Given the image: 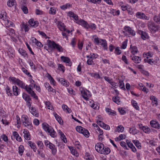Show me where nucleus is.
<instances>
[{"mask_svg":"<svg viewBox=\"0 0 160 160\" xmlns=\"http://www.w3.org/2000/svg\"><path fill=\"white\" fill-rule=\"evenodd\" d=\"M44 48L48 52H51L55 49H56L59 52L63 51V48L59 44H57L53 41L49 39L47 40V43L44 46Z\"/></svg>","mask_w":160,"mask_h":160,"instance_id":"1","label":"nucleus"},{"mask_svg":"<svg viewBox=\"0 0 160 160\" xmlns=\"http://www.w3.org/2000/svg\"><path fill=\"white\" fill-rule=\"evenodd\" d=\"M42 125L43 129L46 132L49 133L50 136L54 138L56 137V132L52 127L46 123H43Z\"/></svg>","mask_w":160,"mask_h":160,"instance_id":"2","label":"nucleus"},{"mask_svg":"<svg viewBox=\"0 0 160 160\" xmlns=\"http://www.w3.org/2000/svg\"><path fill=\"white\" fill-rule=\"evenodd\" d=\"M92 38L94 40V42L97 44L102 45L104 50H108L107 43L106 40L99 38L96 35L93 36Z\"/></svg>","mask_w":160,"mask_h":160,"instance_id":"3","label":"nucleus"},{"mask_svg":"<svg viewBox=\"0 0 160 160\" xmlns=\"http://www.w3.org/2000/svg\"><path fill=\"white\" fill-rule=\"evenodd\" d=\"M21 121L25 127L30 129H32V122L29 120V118L27 115H23L21 117Z\"/></svg>","mask_w":160,"mask_h":160,"instance_id":"4","label":"nucleus"},{"mask_svg":"<svg viewBox=\"0 0 160 160\" xmlns=\"http://www.w3.org/2000/svg\"><path fill=\"white\" fill-rule=\"evenodd\" d=\"M9 80L12 82V83L17 84V85L22 88H25V84L18 78L14 77H9Z\"/></svg>","mask_w":160,"mask_h":160,"instance_id":"5","label":"nucleus"},{"mask_svg":"<svg viewBox=\"0 0 160 160\" xmlns=\"http://www.w3.org/2000/svg\"><path fill=\"white\" fill-rule=\"evenodd\" d=\"M44 144L47 147L51 150L52 153L53 155H55L56 154L57 150L54 145L48 140L45 141Z\"/></svg>","mask_w":160,"mask_h":160,"instance_id":"6","label":"nucleus"},{"mask_svg":"<svg viewBox=\"0 0 160 160\" xmlns=\"http://www.w3.org/2000/svg\"><path fill=\"white\" fill-rule=\"evenodd\" d=\"M80 91L83 98L86 100H88L89 97H90L91 96L90 92L89 91L83 88H80Z\"/></svg>","mask_w":160,"mask_h":160,"instance_id":"7","label":"nucleus"},{"mask_svg":"<svg viewBox=\"0 0 160 160\" xmlns=\"http://www.w3.org/2000/svg\"><path fill=\"white\" fill-rule=\"evenodd\" d=\"M76 130L78 132L82 134L86 137H88L89 133L86 129L81 126H77L76 128Z\"/></svg>","mask_w":160,"mask_h":160,"instance_id":"8","label":"nucleus"},{"mask_svg":"<svg viewBox=\"0 0 160 160\" xmlns=\"http://www.w3.org/2000/svg\"><path fill=\"white\" fill-rule=\"evenodd\" d=\"M23 89H25L28 93L30 94L31 96L33 97L36 99H38V97L36 95L34 92L32 90L33 88L32 87V86H25V88Z\"/></svg>","mask_w":160,"mask_h":160,"instance_id":"9","label":"nucleus"},{"mask_svg":"<svg viewBox=\"0 0 160 160\" xmlns=\"http://www.w3.org/2000/svg\"><path fill=\"white\" fill-rule=\"evenodd\" d=\"M148 28L151 32H156L159 29L160 27L159 26L152 23L149 24Z\"/></svg>","mask_w":160,"mask_h":160,"instance_id":"10","label":"nucleus"},{"mask_svg":"<svg viewBox=\"0 0 160 160\" xmlns=\"http://www.w3.org/2000/svg\"><path fill=\"white\" fill-rule=\"evenodd\" d=\"M136 17L138 18L148 20L149 17L146 16L145 14L140 12H138L136 13Z\"/></svg>","mask_w":160,"mask_h":160,"instance_id":"11","label":"nucleus"},{"mask_svg":"<svg viewBox=\"0 0 160 160\" xmlns=\"http://www.w3.org/2000/svg\"><path fill=\"white\" fill-rule=\"evenodd\" d=\"M104 145L100 142L97 143L95 145V149L96 151L100 153H101L104 148Z\"/></svg>","mask_w":160,"mask_h":160,"instance_id":"12","label":"nucleus"},{"mask_svg":"<svg viewBox=\"0 0 160 160\" xmlns=\"http://www.w3.org/2000/svg\"><path fill=\"white\" fill-rule=\"evenodd\" d=\"M131 59L135 63H140L141 62V57L135 55H130Z\"/></svg>","mask_w":160,"mask_h":160,"instance_id":"13","label":"nucleus"},{"mask_svg":"<svg viewBox=\"0 0 160 160\" xmlns=\"http://www.w3.org/2000/svg\"><path fill=\"white\" fill-rule=\"evenodd\" d=\"M124 30L125 31V32L133 36L135 35L136 32L135 31L129 26H125L124 28Z\"/></svg>","mask_w":160,"mask_h":160,"instance_id":"14","label":"nucleus"},{"mask_svg":"<svg viewBox=\"0 0 160 160\" xmlns=\"http://www.w3.org/2000/svg\"><path fill=\"white\" fill-rule=\"evenodd\" d=\"M58 81L63 86L66 87H68L69 85V83L68 82L62 78H58Z\"/></svg>","mask_w":160,"mask_h":160,"instance_id":"15","label":"nucleus"},{"mask_svg":"<svg viewBox=\"0 0 160 160\" xmlns=\"http://www.w3.org/2000/svg\"><path fill=\"white\" fill-rule=\"evenodd\" d=\"M29 109V110L31 113L34 116L38 117L39 116L38 111L36 110L34 107H28Z\"/></svg>","mask_w":160,"mask_h":160,"instance_id":"16","label":"nucleus"},{"mask_svg":"<svg viewBox=\"0 0 160 160\" xmlns=\"http://www.w3.org/2000/svg\"><path fill=\"white\" fill-rule=\"evenodd\" d=\"M97 123L100 125L101 127L103 128L104 129L107 130H109L110 129V127L108 125L105 124L103 123L102 121L100 120H97Z\"/></svg>","mask_w":160,"mask_h":160,"instance_id":"17","label":"nucleus"},{"mask_svg":"<svg viewBox=\"0 0 160 160\" xmlns=\"http://www.w3.org/2000/svg\"><path fill=\"white\" fill-rule=\"evenodd\" d=\"M150 124L152 127L157 129H159L160 125L158 122L156 121L152 120L150 122Z\"/></svg>","mask_w":160,"mask_h":160,"instance_id":"18","label":"nucleus"},{"mask_svg":"<svg viewBox=\"0 0 160 160\" xmlns=\"http://www.w3.org/2000/svg\"><path fill=\"white\" fill-rule=\"evenodd\" d=\"M77 23L81 25L86 28H88L90 27V25L86 21L82 20H80L78 21Z\"/></svg>","mask_w":160,"mask_h":160,"instance_id":"19","label":"nucleus"},{"mask_svg":"<svg viewBox=\"0 0 160 160\" xmlns=\"http://www.w3.org/2000/svg\"><path fill=\"white\" fill-rule=\"evenodd\" d=\"M29 24L33 28H36L38 26V22L37 21H35L33 19H31L28 21Z\"/></svg>","mask_w":160,"mask_h":160,"instance_id":"20","label":"nucleus"},{"mask_svg":"<svg viewBox=\"0 0 160 160\" xmlns=\"http://www.w3.org/2000/svg\"><path fill=\"white\" fill-rule=\"evenodd\" d=\"M24 134V137L25 139L29 140L30 139L31 135L29 131L26 129H24L23 132Z\"/></svg>","mask_w":160,"mask_h":160,"instance_id":"21","label":"nucleus"},{"mask_svg":"<svg viewBox=\"0 0 160 160\" xmlns=\"http://www.w3.org/2000/svg\"><path fill=\"white\" fill-rule=\"evenodd\" d=\"M130 51L132 53V55H131L133 56L135 55L138 52V49L136 46H132V45H131Z\"/></svg>","mask_w":160,"mask_h":160,"instance_id":"22","label":"nucleus"},{"mask_svg":"<svg viewBox=\"0 0 160 160\" xmlns=\"http://www.w3.org/2000/svg\"><path fill=\"white\" fill-rule=\"evenodd\" d=\"M31 40L33 43H35L37 46L40 48L42 47V44L41 42L38 41L34 37H32L31 38Z\"/></svg>","mask_w":160,"mask_h":160,"instance_id":"23","label":"nucleus"},{"mask_svg":"<svg viewBox=\"0 0 160 160\" xmlns=\"http://www.w3.org/2000/svg\"><path fill=\"white\" fill-rule=\"evenodd\" d=\"M12 92L14 95L17 96L20 93V90L16 86L12 87Z\"/></svg>","mask_w":160,"mask_h":160,"instance_id":"24","label":"nucleus"},{"mask_svg":"<svg viewBox=\"0 0 160 160\" xmlns=\"http://www.w3.org/2000/svg\"><path fill=\"white\" fill-rule=\"evenodd\" d=\"M139 33L141 35V38L144 40L148 38L149 36L148 34L145 32H143L142 31H140Z\"/></svg>","mask_w":160,"mask_h":160,"instance_id":"25","label":"nucleus"},{"mask_svg":"<svg viewBox=\"0 0 160 160\" xmlns=\"http://www.w3.org/2000/svg\"><path fill=\"white\" fill-rule=\"evenodd\" d=\"M58 26L59 29L62 31H65L66 28L64 23L60 21H58Z\"/></svg>","mask_w":160,"mask_h":160,"instance_id":"26","label":"nucleus"},{"mask_svg":"<svg viewBox=\"0 0 160 160\" xmlns=\"http://www.w3.org/2000/svg\"><path fill=\"white\" fill-rule=\"evenodd\" d=\"M12 134L14 138L18 141L21 142L22 141V139L21 137L19 136V134L17 132H13Z\"/></svg>","mask_w":160,"mask_h":160,"instance_id":"27","label":"nucleus"},{"mask_svg":"<svg viewBox=\"0 0 160 160\" xmlns=\"http://www.w3.org/2000/svg\"><path fill=\"white\" fill-rule=\"evenodd\" d=\"M104 79L106 81H107L108 83H109L112 87L116 88V83H115L112 81L111 79H110L109 77L106 76L104 77Z\"/></svg>","mask_w":160,"mask_h":160,"instance_id":"28","label":"nucleus"},{"mask_svg":"<svg viewBox=\"0 0 160 160\" xmlns=\"http://www.w3.org/2000/svg\"><path fill=\"white\" fill-rule=\"evenodd\" d=\"M129 132L133 135H135L139 132V131L134 127L129 128Z\"/></svg>","mask_w":160,"mask_h":160,"instance_id":"29","label":"nucleus"},{"mask_svg":"<svg viewBox=\"0 0 160 160\" xmlns=\"http://www.w3.org/2000/svg\"><path fill=\"white\" fill-rule=\"evenodd\" d=\"M21 28L22 29H24L25 32H27L29 30V28L27 24H25L24 22H23L22 23L21 26Z\"/></svg>","mask_w":160,"mask_h":160,"instance_id":"30","label":"nucleus"},{"mask_svg":"<svg viewBox=\"0 0 160 160\" xmlns=\"http://www.w3.org/2000/svg\"><path fill=\"white\" fill-rule=\"evenodd\" d=\"M5 25L6 27H13V23L12 22L7 19H5Z\"/></svg>","mask_w":160,"mask_h":160,"instance_id":"31","label":"nucleus"},{"mask_svg":"<svg viewBox=\"0 0 160 160\" xmlns=\"http://www.w3.org/2000/svg\"><path fill=\"white\" fill-rule=\"evenodd\" d=\"M110 152V150L109 148L107 147H104L102 151V152L101 154H108Z\"/></svg>","mask_w":160,"mask_h":160,"instance_id":"32","label":"nucleus"},{"mask_svg":"<svg viewBox=\"0 0 160 160\" xmlns=\"http://www.w3.org/2000/svg\"><path fill=\"white\" fill-rule=\"evenodd\" d=\"M124 130V127L122 125H120L116 127V129L115 130V132H122Z\"/></svg>","mask_w":160,"mask_h":160,"instance_id":"33","label":"nucleus"},{"mask_svg":"<svg viewBox=\"0 0 160 160\" xmlns=\"http://www.w3.org/2000/svg\"><path fill=\"white\" fill-rule=\"evenodd\" d=\"M7 3L8 6L10 7H11L16 4L15 0H8Z\"/></svg>","mask_w":160,"mask_h":160,"instance_id":"34","label":"nucleus"},{"mask_svg":"<svg viewBox=\"0 0 160 160\" xmlns=\"http://www.w3.org/2000/svg\"><path fill=\"white\" fill-rule=\"evenodd\" d=\"M19 52L24 57H28V55L26 52L22 48H19L18 49Z\"/></svg>","mask_w":160,"mask_h":160,"instance_id":"35","label":"nucleus"},{"mask_svg":"<svg viewBox=\"0 0 160 160\" xmlns=\"http://www.w3.org/2000/svg\"><path fill=\"white\" fill-rule=\"evenodd\" d=\"M47 77L50 80L51 84L52 85L54 86L55 85V81L50 74H48Z\"/></svg>","mask_w":160,"mask_h":160,"instance_id":"36","label":"nucleus"},{"mask_svg":"<svg viewBox=\"0 0 160 160\" xmlns=\"http://www.w3.org/2000/svg\"><path fill=\"white\" fill-rule=\"evenodd\" d=\"M25 100L27 102V105L28 107H30L31 106V99L30 98V97L29 95H28L26 98L25 99Z\"/></svg>","mask_w":160,"mask_h":160,"instance_id":"37","label":"nucleus"},{"mask_svg":"<svg viewBox=\"0 0 160 160\" xmlns=\"http://www.w3.org/2000/svg\"><path fill=\"white\" fill-rule=\"evenodd\" d=\"M61 58L62 61L66 63H69L70 62V59L68 57L62 56L61 57Z\"/></svg>","mask_w":160,"mask_h":160,"instance_id":"38","label":"nucleus"},{"mask_svg":"<svg viewBox=\"0 0 160 160\" xmlns=\"http://www.w3.org/2000/svg\"><path fill=\"white\" fill-rule=\"evenodd\" d=\"M62 108L63 110L66 112L70 113L71 112V110L66 105L63 104L62 106Z\"/></svg>","mask_w":160,"mask_h":160,"instance_id":"39","label":"nucleus"},{"mask_svg":"<svg viewBox=\"0 0 160 160\" xmlns=\"http://www.w3.org/2000/svg\"><path fill=\"white\" fill-rule=\"evenodd\" d=\"M131 103L133 107L136 110H139V107L136 101L133 100H131Z\"/></svg>","mask_w":160,"mask_h":160,"instance_id":"40","label":"nucleus"},{"mask_svg":"<svg viewBox=\"0 0 160 160\" xmlns=\"http://www.w3.org/2000/svg\"><path fill=\"white\" fill-rule=\"evenodd\" d=\"M112 99L114 102H115L118 104H120V98L118 97V95L116 96L113 97L112 98Z\"/></svg>","mask_w":160,"mask_h":160,"instance_id":"41","label":"nucleus"},{"mask_svg":"<svg viewBox=\"0 0 160 160\" xmlns=\"http://www.w3.org/2000/svg\"><path fill=\"white\" fill-rule=\"evenodd\" d=\"M72 154L76 157H78L79 156V153L75 149L73 148L72 147L70 148Z\"/></svg>","mask_w":160,"mask_h":160,"instance_id":"42","label":"nucleus"},{"mask_svg":"<svg viewBox=\"0 0 160 160\" xmlns=\"http://www.w3.org/2000/svg\"><path fill=\"white\" fill-rule=\"evenodd\" d=\"M142 130L145 133H149L151 132L150 128L146 126H143Z\"/></svg>","mask_w":160,"mask_h":160,"instance_id":"43","label":"nucleus"},{"mask_svg":"<svg viewBox=\"0 0 160 160\" xmlns=\"http://www.w3.org/2000/svg\"><path fill=\"white\" fill-rule=\"evenodd\" d=\"M28 143L30 147L33 150V151L35 152L37 150V148L35 144L32 143L31 141H29Z\"/></svg>","mask_w":160,"mask_h":160,"instance_id":"44","label":"nucleus"},{"mask_svg":"<svg viewBox=\"0 0 160 160\" xmlns=\"http://www.w3.org/2000/svg\"><path fill=\"white\" fill-rule=\"evenodd\" d=\"M122 60L125 64L128 65L129 64L130 62L128 61V60L126 56L125 55H122Z\"/></svg>","mask_w":160,"mask_h":160,"instance_id":"45","label":"nucleus"},{"mask_svg":"<svg viewBox=\"0 0 160 160\" xmlns=\"http://www.w3.org/2000/svg\"><path fill=\"white\" fill-rule=\"evenodd\" d=\"M24 148L23 146L20 145L18 148V152L20 155H22L23 152Z\"/></svg>","mask_w":160,"mask_h":160,"instance_id":"46","label":"nucleus"},{"mask_svg":"<svg viewBox=\"0 0 160 160\" xmlns=\"http://www.w3.org/2000/svg\"><path fill=\"white\" fill-rule=\"evenodd\" d=\"M6 91L8 96H11L12 95V90L10 88L7 86L6 88Z\"/></svg>","mask_w":160,"mask_h":160,"instance_id":"47","label":"nucleus"},{"mask_svg":"<svg viewBox=\"0 0 160 160\" xmlns=\"http://www.w3.org/2000/svg\"><path fill=\"white\" fill-rule=\"evenodd\" d=\"M132 142L134 143L137 147L138 148L141 147L140 144L139 143V141L137 140H132Z\"/></svg>","mask_w":160,"mask_h":160,"instance_id":"48","label":"nucleus"},{"mask_svg":"<svg viewBox=\"0 0 160 160\" xmlns=\"http://www.w3.org/2000/svg\"><path fill=\"white\" fill-rule=\"evenodd\" d=\"M143 55L144 57L147 56L146 59H148V57H152V56L153 54L152 52H148L146 53H143Z\"/></svg>","mask_w":160,"mask_h":160,"instance_id":"49","label":"nucleus"},{"mask_svg":"<svg viewBox=\"0 0 160 160\" xmlns=\"http://www.w3.org/2000/svg\"><path fill=\"white\" fill-rule=\"evenodd\" d=\"M153 59H144V61L145 62H147L149 64L152 65L153 64H154V62H153Z\"/></svg>","mask_w":160,"mask_h":160,"instance_id":"50","label":"nucleus"},{"mask_svg":"<svg viewBox=\"0 0 160 160\" xmlns=\"http://www.w3.org/2000/svg\"><path fill=\"white\" fill-rule=\"evenodd\" d=\"M71 6V5L69 3H67L65 5H63L61 6V8L63 10H65L68 8H69Z\"/></svg>","mask_w":160,"mask_h":160,"instance_id":"51","label":"nucleus"},{"mask_svg":"<svg viewBox=\"0 0 160 160\" xmlns=\"http://www.w3.org/2000/svg\"><path fill=\"white\" fill-rule=\"evenodd\" d=\"M111 13L114 16L118 15L120 14V12L119 10L116 11V10L112 9L111 11Z\"/></svg>","mask_w":160,"mask_h":160,"instance_id":"52","label":"nucleus"},{"mask_svg":"<svg viewBox=\"0 0 160 160\" xmlns=\"http://www.w3.org/2000/svg\"><path fill=\"white\" fill-rule=\"evenodd\" d=\"M56 9L54 8H51L49 11V13L50 14L54 15L56 13Z\"/></svg>","mask_w":160,"mask_h":160,"instance_id":"53","label":"nucleus"},{"mask_svg":"<svg viewBox=\"0 0 160 160\" xmlns=\"http://www.w3.org/2000/svg\"><path fill=\"white\" fill-rule=\"evenodd\" d=\"M114 52L115 54L119 55L121 53V51L119 48L118 47L115 48Z\"/></svg>","mask_w":160,"mask_h":160,"instance_id":"54","label":"nucleus"},{"mask_svg":"<svg viewBox=\"0 0 160 160\" xmlns=\"http://www.w3.org/2000/svg\"><path fill=\"white\" fill-rule=\"evenodd\" d=\"M97 130V132L98 134V135H102L103 134V131L100 129L99 127H98V128L96 129Z\"/></svg>","mask_w":160,"mask_h":160,"instance_id":"55","label":"nucleus"},{"mask_svg":"<svg viewBox=\"0 0 160 160\" xmlns=\"http://www.w3.org/2000/svg\"><path fill=\"white\" fill-rule=\"evenodd\" d=\"M22 70L23 72L28 75V76L32 77V76L30 74V73L28 72V71L26 69L24 68H22Z\"/></svg>","mask_w":160,"mask_h":160,"instance_id":"56","label":"nucleus"},{"mask_svg":"<svg viewBox=\"0 0 160 160\" xmlns=\"http://www.w3.org/2000/svg\"><path fill=\"white\" fill-rule=\"evenodd\" d=\"M150 99L155 102V104L156 105L158 104L157 99L155 96H150Z\"/></svg>","mask_w":160,"mask_h":160,"instance_id":"57","label":"nucleus"},{"mask_svg":"<svg viewBox=\"0 0 160 160\" xmlns=\"http://www.w3.org/2000/svg\"><path fill=\"white\" fill-rule=\"evenodd\" d=\"M89 2H92L94 4H99L101 2V0H87Z\"/></svg>","mask_w":160,"mask_h":160,"instance_id":"58","label":"nucleus"},{"mask_svg":"<svg viewBox=\"0 0 160 160\" xmlns=\"http://www.w3.org/2000/svg\"><path fill=\"white\" fill-rule=\"evenodd\" d=\"M38 146L40 148L42 149L43 147V145L42 142L41 141H38L37 143Z\"/></svg>","mask_w":160,"mask_h":160,"instance_id":"59","label":"nucleus"},{"mask_svg":"<svg viewBox=\"0 0 160 160\" xmlns=\"http://www.w3.org/2000/svg\"><path fill=\"white\" fill-rule=\"evenodd\" d=\"M58 67L60 70L62 71L63 72H64V67L62 64H58Z\"/></svg>","mask_w":160,"mask_h":160,"instance_id":"60","label":"nucleus"},{"mask_svg":"<svg viewBox=\"0 0 160 160\" xmlns=\"http://www.w3.org/2000/svg\"><path fill=\"white\" fill-rule=\"evenodd\" d=\"M45 104L48 109H52V106L51 105L50 102L46 101L45 102Z\"/></svg>","mask_w":160,"mask_h":160,"instance_id":"61","label":"nucleus"},{"mask_svg":"<svg viewBox=\"0 0 160 160\" xmlns=\"http://www.w3.org/2000/svg\"><path fill=\"white\" fill-rule=\"evenodd\" d=\"M91 107L94 109H98L99 108V106L98 105L96 104L92 103L91 104Z\"/></svg>","mask_w":160,"mask_h":160,"instance_id":"62","label":"nucleus"},{"mask_svg":"<svg viewBox=\"0 0 160 160\" xmlns=\"http://www.w3.org/2000/svg\"><path fill=\"white\" fill-rule=\"evenodd\" d=\"M119 87L122 89H125V86L123 82L122 81L120 80L119 81Z\"/></svg>","mask_w":160,"mask_h":160,"instance_id":"63","label":"nucleus"},{"mask_svg":"<svg viewBox=\"0 0 160 160\" xmlns=\"http://www.w3.org/2000/svg\"><path fill=\"white\" fill-rule=\"evenodd\" d=\"M90 58L93 59H95L98 57V55L95 54L94 53H91L90 54Z\"/></svg>","mask_w":160,"mask_h":160,"instance_id":"64","label":"nucleus"}]
</instances>
